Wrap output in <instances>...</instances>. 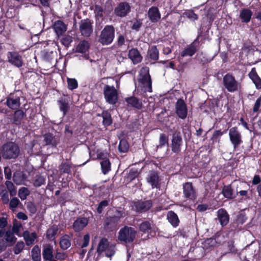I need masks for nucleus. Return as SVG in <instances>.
Segmentation results:
<instances>
[{"instance_id":"a18cd8bd","label":"nucleus","mask_w":261,"mask_h":261,"mask_svg":"<svg viewBox=\"0 0 261 261\" xmlns=\"http://www.w3.org/2000/svg\"><path fill=\"white\" fill-rule=\"evenodd\" d=\"M183 16L186 17L192 21L198 20V16L195 14L194 11L192 9L186 10L183 13Z\"/></svg>"},{"instance_id":"a878e982","label":"nucleus","mask_w":261,"mask_h":261,"mask_svg":"<svg viewBox=\"0 0 261 261\" xmlns=\"http://www.w3.org/2000/svg\"><path fill=\"white\" fill-rule=\"evenodd\" d=\"M98 117L102 118V124L105 127H108L113 123L112 115L109 110H103L100 114H97Z\"/></svg>"},{"instance_id":"c03bdc74","label":"nucleus","mask_w":261,"mask_h":261,"mask_svg":"<svg viewBox=\"0 0 261 261\" xmlns=\"http://www.w3.org/2000/svg\"><path fill=\"white\" fill-rule=\"evenodd\" d=\"M45 182V178L40 174H37L33 179V184L35 187H39L44 185Z\"/></svg>"},{"instance_id":"473e14b6","label":"nucleus","mask_w":261,"mask_h":261,"mask_svg":"<svg viewBox=\"0 0 261 261\" xmlns=\"http://www.w3.org/2000/svg\"><path fill=\"white\" fill-rule=\"evenodd\" d=\"M253 13L249 8H244L240 11L239 17L243 23H248L252 16Z\"/></svg>"},{"instance_id":"6e6552de","label":"nucleus","mask_w":261,"mask_h":261,"mask_svg":"<svg viewBox=\"0 0 261 261\" xmlns=\"http://www.w3.org/2000/svg\"><path fill=\"white\" fill-rule=\"evenodd\" d=\"M183 141L179 132H176L172 134L170 147L172 151L177 154L181 151Z\"/></svg>"},{"instance_id":"cd10ccee","label":"nucleus","mask_w":261,"mask_h":261,"mask_svg":"<svg viewBox=\"0 0 261 261\" xmlns=\"http://www.w3.org/2000/svg\"><path fill=\"white\" fill-rule=\"evenodd\" d=\"M54 248L50 244H46L43 246L42 256L44 261H50L54 258Z\"/></svg>"},{"instance_id":"7ed1b4c3","label":"nucleus","mask_w":261,"mask_h":261,"mask_svg":"<svg viewBox=\"0 0 261 261\" xmlns=\"http://www.w3.org/2000/svg\"><path fill=\"white\" fill-rule=\"evenodd\" d=\"M19 152V148L15 142H8L3 144L1 147L2 156L6 160L17 158Z\"/></svg>"},{"instance_id":"c85d7f7f","label":"nucleus","mask_w":261,"mask_h":261,"mask_svg":"<svg viewBox=\"0 0 261 261\" xmlns=\"http://www.w3.org/2000/svg\"><path fill=\"white\" fill-rule=\"evenodd\" d=\"M128 58L134 64L140 63L142 60V56L137 48H133L128 51Z\"/></svg>"},{"instance_id":"b1692460","label":"nucleus","mask_w":261,"mask_h":261,"mask_svg":"<svg viewBox=\"0 0 261 261\" xmlns=\"http://www.w3.org/2000/svg\"><path fill=\"white\" fill-rule=\"evenodd\" d=\"M125 101L128 107L134 108L137 110L142 109L143 105L142 101L134 96L125 98Z\"/></svg>"},{"instance_id":"864d4df0","label":"nucleus","mask_w":261,"mask_h":261,"mask_svg":"<svg viewBox=\"0 0 261 261\" xmlns=\"http://www.w3.org/2000/svg\"><path fill=\"white\" fill-rule=\"evenodd\" d=\"M30 194V191L27 188L22 187L18 191V196L21 200H24Z\"/></svg>"},{"instance_id":"2f4dec72","label":"nucleus","mask_w":261,"mask_h":261,"mask_svg":"<svg viewBox=\"0 0 261 261\" xmlns=\"http://www.w3.org/2000/svg\"><path fill=\"white\" fill-rule=\"evenodd\" d=\"M53 27L58 36L62 35L67 30V25L63 21L60 20L55 21Z\"/></svg>"},{"instance_id":"f3484780","label":"nucleus","mask_w":261,"mask_h":261,"mask_svg":"<svg viewBox=\"0 0 261 261\" xmlns=\"http://www.w3.org/2000/svg\"><path fill=\"white\" fill-rule=\"evenodd\" d=\"M119 220V218L116 216L107 217L105 220V230L108 232L113 231L116 228Z\"/></svg>"},{"instance_id":"72a5a7b5","label":"nucleus","mask_w":261,"mask_h":261,"mask_svg":"<svg viewBox=\"0 0 261 261\" xmlns=\"http://www.w3.org/2000/svg\"><path fill=\"white\" fill-rule=\"evenodd\" d=\"M44 141L46 145H51L53 147H56L59 143V141L51 133H48L44 135Z\"/></svg>"},{"instance_id":"79ce46f5","label":"nucleus","mask_w":261,"mask_h":261,"mask_svg":"<svg viewBox=\"0 0 261 261\" xmlns=\"http://www.w3.org/2000/svg\"><path fill=\"white\" fill-rule=\"evenodd\" d=\"M37 237V235L35 232L30 233L29 231H26L24 232V239L26 244L28 246L33 244Z\"/></svg>"},{"instance_id":"c9c22d12","label":"nucleus","mask_w":261,"mask_h":261,"mask_svg":"<svg viewBox=\"0 0 261 261\" xmlns=\"http://www.w3.org/2000/svg\"><path fill=\"white\" fill-rule=\"evenodd\" d=\"M147 56L151 61L155 62L158 60L159 58V50L156 45H152L148 48Z\"/></svg>"},{"instance_id":"603ef678","label":"nucleus","mask_w":261,"mask_h":261,"mask_svg":"<svg viewBox=\"0 0 261 261\" xmlns=\"http://www.w3.org/2000/svg\"><path fill=\"white\" fill-rule=\"evenodd\" d=\"M139 175V172L137 169L132 168L129 171L127 178L129 181H132L138 177Z\"/></svg>"},{"instance_id":"0eeeda50","label":"nucleus","mask_w":261,"mask_h":261,"mask_svg":"<svg viewBox=\"0 0 261 261\" xmlns=\"http://www.w3.org/2000/svg\"><path fill=\"white\" fill-rule=\"evenodd\" d=\"M229 137L230 141L235 149L243 143L242 135L237 127H232L229 130Z\"/></svg>"},{"instance_id":"bb28decb","label":"nucleus","mask_w":261,"mask_h":261,"mask_svg":"<svg viewBox=\"0 0 261 261\" xmlns=\"http://www.w3.org/2000/svg\"><path fill=\"white\" fill-rule=\"evenodd\" d=\"M57 104L60 111L63 113V116H66L70 108L68 99L61 97L57 100Z\"/></svg>"},{"instance_id":"680f3d73","label":"nucleus","mask_w":261,"mask_h":261,"mask_svg":"<svg viewBox=\"0 0 261 261\" xmlns=\"http://www.w3.org/2000/svg\"><path fill=\"white\" fill-rule=\"evenodd\" d=\"M6 185L8 190L10 192V194L11 196L15 195L16 193V191L15 188V186L11 181H6Z\"/></svg>"},{"instance_id":"423d86ee","label":"nucleus","mask_w":261,"mask_h":261,"mask_svg":"<svg viewBox=\"0 0 261 261\" xmlns=\"http://www.w3.org/2000/svg\"><path fill=\"white\" fill-rule=\"evenodd\" d=\"M223 83L224 87L228 92H234L238 90V82L232 74L228 73L223 78Z\"/></svg>"},{"instance_id":"a19ab883","label":"nucleus","mask_w":261,"mask_h":261,"mask_svg":"<svg viewBox=\"0 0 261 261\" xmlns=\"http://www.w3.org/2000/svg\"><path fill=\"white\" fill-rule=\"evenodd\" d=\"M31 256L33 261H41V249L38 245H36L32 248Z\"/></svg>"},{"instance_id":"4468645a","label":"nucleus","mask_w":261,"mask_h":261,"mask_svg":"<svg viewBox=\"0 0 261 261\" xmlns=\"http://www.w3.org/2000/svg\"><path fill=\"white\" fill-rule=\"evenodd\" d=\"M175 113L177 116L181 119H185L188 115L187 105L182 99L177 100L175 106Z\"/></svg>"},{"instance_id":"338daca9","label":"nucleus","mask_w":261,"mask_h":261,"mask_svg":"<svg viewBox=\"0 0 261 261\" xmlns=\"http://www.w3.org/2000/svg\"><path fill=\"white\" fill-rule=\"evenodd\" d=\"M142 25V22L140 20H136L133 24L131 28L137 32L139 31Z\"/></svg>"},{"instance_id":"a211bd4d","label":"nucleus","mask_w":261,"mask_h":261,"mask_svg":"<svg viewBox=\"0 0 261 261\" xmlns=\"http://www.w3.org/2000/svg\"><path fill=\"white\" fill-rule=\"evenodd\" d=\"M25 116V112L22 109L16 110L11 118V122L13 124L19 126L21 124L22 121Z\"/></svg>"},{"instance_id":"20e7f679","label":"nucleus","mask_w":261,"mask_h":261,"mask_svg":"<svg viewBox=\"0 0 261 261\" xmlns=\"http://www.w3.org/2000/svg\"><path fill=\"white\" fill-rule=\"evenodd\" d=\"M138 81L144 92H152V81L148 67L142 68L139 74Z\"/></svg>"},{"instance_id":"dca6fc26","label":"nucleus","mask_w":261,"mask_h":261,"mask_svg":"<svg viewBox=\"0 0 261 261\" xmlns=\"http://www.w3.org/2000/svg\"><path fill=\"white\" fill-rule=\"evenodd\" d=\"M247 217L245 213H240L237 215L235 221L231 224V230L239 231L242 229V225L246 222Z\"/></svg>"},{"instance_id":"8fccbe9b","label":"nucleus","mask_w":261,"mask_h":261,"mask_svg":"<svg viewBox=\"0 0 261 261\" xmlns=\"http://www.w3.org/2000/svg\"><path fill=\"white\" fill-rule=\"evenodd\" d=\"M6 240L7 242L10 244V245H13L16 241V238L14 236L13 233L10 230H8L6 232Z\"/></svg>"},{"instance_id":"39448f33","label":"nucleus","mask_w":261,"mask_h":261,"mask_svg":"<svg viewBox=\"0 0 261 261\" xmlns=\"http://www.w3.org/2000/svg\"><path fill=\"white\" fill-rule=\"evenodd\" d=\"M103 95L106 102L108 103L114 105L118 102V92L113 86L105 85L103 88Z\"/></svg>"},{"instance_id":"e433bc0d","label":"nucleus","mask_w":261,"mask_h":261,"mask_svg":"<svg viewBox=\"0 0 261 261\" xmlns=\"http://www.w3.org/2000/svg\"><path fill=\"white\" fill-rule=\"evenodd\" d=\"M110 245L109 241L107 238H102L98 243L96 250L98 255H100L101 253L105 252Z\"/></svg>"},{"instance_id":"774afa93","label":"nucleus","mask_w":261,"mask_h":261,"mask_svg":"<svg viewBox=\"0 0 261 261\" xmlns=\"http://www.w3.org/2000/svg\"><path fill=\"white\" fill-rule=\"evenodd\" d=\"M94 12L96 16H98L100 17L103 16V8L101 6L99 5H95Z\"/></svg>"},{"instance_id":"e2e57ef3","label":"nucleus","mask_w":261,"mask_h":261,"mask_svg":"<svg viewBox=\"0 0 261 261\" xmlns=\"http://www.w3.org/2000/svg\"><path fill=\"white\" fill-rule=\"evenodd\" d=\"M115 246L111 244L109 247L105 251L106 252V256L111 257L113 256L115 253Z\"/></svg>"},{"instance_id":"ddd939ff","label":"nucleus","mask_w":261,"mask_h":261,"mask_svg":"<svg viewBox=\"0 0 261 261\" xmlns=\"http://www.w3.org/2000/svg\"><path fill=\"white\" fill-rule=\"evenodd\" d=\"M21 94L11 93L6 98V105L11 110H16L19 109L20 107Z\"/></svg>"},{"instance_id":"f257e3e1","label":"nucleus","mask_w":261,"mask_h":261,"mask_svg":"<svg viewBox=\"0 0 261 261\" xmlns=\"http://www.w3.org/2000/svg\"><path fill=\"white\" fill-rule=\"evenodd\" d=\"M137 233L134 228L124 226L119 231L117 239L122 244H132L136 239Z\"/></svg>"},{"instance_id":"393cba45","label":"nucleus","mask_w":261,"mask_h":261,"mask_svg":"<svg viewBox=\"0 0 261 261\" xmlns=\"http://www.w3.org/2000/svg\"><path fill=\"white\" fill-rule=\"evenodd\" d=\"M221 194L228 200H232L236 198L237 194L234 193L231 184L224 185L222 188Z\"/></svg>"},{"instance_id":"1a4fd4ad","label":"nucleus","mask_w":261,"mask_h":261,"mask_svg":"<svg viewBox=\"0 0 261 261\" xmlns=\"http://www.w3.org/2000/svg\"><path fill=\"white\" fill-rule=\"evenodd\" d=\"M130 11V4L126 2H122L114 8V13L116 16L123 18L126 17Z\"/></svg>"},{"instance_id":"13d9d810","label":"nucleus","mask_w":261,"mask_h":261,"mask_svg":"<svg viewBox=\"0 0 261 261\" xmlns=\"http://www.w3.org/2000/svg\"><path fill=\"white\" fill-rule=\"evenodd\" d=\"M166 144H168V138L165 134L162 133L160 135L159 146L162 147Z\"/></svg>"},{"instance_id":"49530a36","label":"nucleus","mask_w":261,"mask_h":261,"mask_svg":"<svg viewBox=\"0 0 261 261\" xmlns=\"http://www.w3.org/2000/svg\"><path fill=\"white\" fill-rule=\"evenodd\" d=\"M151 228V224L148 221H144L139 225V230L144 233L149 232Z\"/></svg>"},{"instance_id":"ea45409f","label":"nucleus","mask_w":261,"mask_h":261,"mask_svg":"<svg viewBox=\"0 0 261 261\" xmlns=\"http://www.w3.org/2000/svg\"><path fill=\"white\" fill-rule=\"evenodd\" d=\"M197 51V48L194 45L190 44L185 48L180 53V56L185 57L187 56L192 57Z\"/></svg>"},{"instance_id":"aec40b11","label":"nucleus","mask_w":261,"mask_h":261,"mask_svg":"<svg viewBox=\"0 0 261 261\" xmlns=\"http://www.w3.org/2000/svg\"><path fill=\"white\" fill-rule=\"evenodd\" d=\"M217 218L222 227L226 226L229 221V215L224 208L219 209L217 212Z\"/></svg>"},{"instance_id":"4c0bfd02","label":"nucleus","mask_w":261,"mask_h":261,"mask_svg":"<svg viewBox=\"0 0 261 261\" xmlns=\"http://www.w3.org/2000/svg\"><path fill=\"white\" fill-rule=\"evenodd\" d=\"M59 231L58 226L54 224L49 228H48L46 231V238L49 240H54L55 239V237L58 233Z\"/></svg>"},{"instance_id":"bf43d9fd","label":"nucleus","mask_w":261,"mask_h":261,"mask_svg":"<svg viewBox=\"0 0 261 261\" xmlns=\"http://www.w3.org/2000/svg\"><path fill=\"white\" fill-rule=\"evenodd\" d=\"M0 196L2 201L4 204H7L9 203V193L7 190H2L0 193Z\"/></svg>"},{"instance_id":"c756f323","label":"nucleus","mask_w":261,"mask_h":261,"mask_svg":"<svg viewBox=\"0 0 261 261\" xmlns=\"http://www.w3.org/2000/svg\"><path fill=\"white\" fill-rule=\"evenodd\" d=\"M248 76L255 85L257 89H261V79L257 73L256 68L253 67L248 73Z\"/></svg>"},{"instance_id":"052dcab7","label":"nucleus","mask_w":261,"mask_h":261,"mask_svg":"<svg viewBox=\"0 0 261 261\" xmlns=\"http://www.w3.org/2000/svg\"><path fill=\"white\" fill-rule=\"evenodd\" d=\"M20 203L19 200L17 197L12 198L9 202V208L12 211L16 208Z\"/></svg>"},{"instance_id":"f8f14e48","label":"nucleus","mask_w":261,"mask_h":261,"mask_svg":"<svg viewBox=\"0 0 261 261\" xmlns=\"http://www.w3.org/2000/svg\"><path fill=\"white\" fill-rule=\"evenodd\" d=\"M152 200H137L134 202L135 211L138 213H144L148 211L152 206Z\"/></svg>"},{"instance_id":"6e6d98bb","label":"nucleus","mask_w":261,"mask_h":261,"mask_svg":"<svg viewBox=\"0 0 261 261\" xmlns=\"http://www.w3.org/2000/svg\"><path fill=\"white\" fill-rule=\"evenodd\" d=\"M109 205V201L107 200H104L99 202L98 205V206L96 208V212L98 214H101L103 211V208Z\"/></svg>"},{"instance_id":"5fc2aeb1","label":"nucleus","mask_w":261,"mask_h":261,"mask_svg":"<svg viewBox=\"0 0 261 261\" xmlns=\"http://www.w3.org/2000/svg\"><path fill=\"white\" fill-rule=\"evenodd\" d=\"M237 196L239 195L242 196L241 200H246L250 199V196L248 194V190L238 191V187L236 188Z\"/></svg>"},{"instance_id":"de8ad7c7","label":"nucleus","mask_w":261,"mask_h":261,"mask_svg":"<svg viewBox=\"0 0 261 261\" xmlns=\"http://www.w3.org/2000/svg\"><path fill=\"white\" fill-rule=\"evenodd\" d=\"M128 148L129 145L127 141L124 139L121 140L118 147L119 151L120 153H125L128 151Z\"/></svg>"},{"instance_id":"7c9ffc66","label":"nucleus","mask_w":261,"mask_h":261,"mask_svg":"<svg viewBox=\"0 0 261 261\" xmlns=\"http://www.w3.org/2000/svg\"><path fill=\"white\" fill-rule=\"evenodd\" d=\"M90 44L86 40H81L75 46V52L82 54H86L89 52Z\"/></svg>"},{"instance_id":"4d7b16f0","label":"nucleus","mask_w":261,"mask_h":261,"mask_svg":"<svg viewBox=\"0 0 261 261\" xmlns=\"http://www.w3.org/2000/svg\"><path fill=\"white\" fill-rule=\"evenodd\" d=\"M24 247V244L22 241L18 242L13 248V251L15 254H19L23 248Z\"/></svg>"},{"instance_id":"58836bf2","label":"nucleus","mask_w":261,"mask_h":261,"mask_svg":"<svg viewBox=\"0 0 261 261\" xmlns=\"http://www.w3.org/2000/svg\"><path fill=\"white\" fill-rule=\"evenodd\" d=\"M71 245V241L70 237L65 234L62 236L60 241V246L62 249L65 250L70 247Z\"/></svg>"},{"instance_id":"0e129e2a","label":"nucleus","mask_w":261,"mask_h":261,"mask_svg":"<svg viewBox=\"0 0 261 261\" xmlns=\"http://www.w3.org/2000/svg\"><path fill=\"white\" fill-rule=\"evenodd\" d=\"M22 227V224L21 222L18 221L16 219L13 220V224L12 227V230L14 233L17 234L20 228Z\"/></svg>"},{"instance_id":"4be33fe9","label":"nucleus","mask_w":261,"mask_h":261,"mask_svg":"<svg viewBox=\"0 0 261 261\" xmlns=\"http://www.w3.org/2000/svg\"><path fill=\"white\" fill-rule=\"evenodd\" d=\"M147 181L150 184L152 189H158L160 187L159 176L158 173L154 171L150 172L148 177L147 178Z\"/></svg>"},{"instance_id":"412c9836","label":"nucleus","mask_w":261,"mask_h":261,"mask_svg":"<svg viewBox=\"0 0 261 261\" xmlns=\"http://www.w3.org/2000/svg\"><path fill=\"white\" fill-rule=\"evenodd\" d=\"M72 167V163L68 160H66L65 162H62L58 167L60 174L71 175Z\"/></svg>"},{"instance_id":"69168bd1","label":"nucleus","mask_w":261,"mask_h":261,"mask_svg":"<svg viewBox=\"0 0 261 261\" xmlns=\"http://www.w3.org/2000/svg\"><path fill=\"white\" fill-rule=\"evenodd\" d=\"M27 210L32 214H35L37 212V207L33 202H29L27 205Z\"/></svg>"},{"instance_id":"5701e85b","label":"nucleus","mask_w":261,"mask_h":261,"mask_svg":"<svg viewBox=\"0 0 261 261\" xmlns=\"http://www.w3.org/2000/svg\"><path fill=\"white\" fill-rule=\"evenodd\" d=\"M88 223V219L87 218H78L74 221L72 228L75 232H80L87 225Z\"/></svg>"},{"instance_id":"09e8293b","label":"nucleus","mask_w":261,"mask_h":261,"mask_svg":"<svg viewBox=\"0 0 261 261\" xmlns=\"http://www.w3.org/2000/svg\"><path fill=\"white\" fill-rule=\"evenodd\" d=\"M67 88L70 90H73L78 87V82L74 78H67Z\"/></svg>"},{"instance_id":"3c124183","label":"nucleus","mask_w":261,"mask_h":261,"mask_svg":"<svg viewBox=\"0 0 261 261\" xmlns=\"http://www.w3.org/2000/svg\"><path fill=\"white\" fill-rule=\"evenodd\" d=\"M227 130H225L223 132H221V130H215L211 137V140L213 142H220V137L223 135V134L226 132Z\"/></svg>"},{"instance_id":"9b49d317","label":"nucleus","mask_w":261,"mask_h":261,"mask_svg":"<svg viewBox=\"0 0 261 261\" xmlns=\"http://www.w3.org/2000/svg\"><path fill=\"white\" fill-rule=\"evenodd\" d=\"M183 189V194L184 197L189 200L194 201L197 197V194L193 186V184L191 182H186L182 185Z\"/></svg>"},{"instance_id":"37998d69","label":"nucleus","mask_w":261,"mask_h":261,"mask_svg":"<svg viewBox=\"0 0 261 261\" xmlns=\"http://www.w3.org/2000/svg\"><path fill=\"white\" fill-rule=\"evenodd\" d=\"M102 173L106 175L111 170V163L109 159H105L100 163Z\"/></svg>"},{"instance_id":"9d476101","label":"nucleus","mask_w":261,"mask_h":261,"mask_svg":"<svg viewBox=\"0 0 261 261\" xmlns=\"http://www.w3.org/2000/svg\"><path fill=\"white\" fill-rule=\"evenodd\" d=\"M79 30L82 36L88 37L93 32V21L89 18L82 19L80 22Z\"/></svg>"},{"instance_id":"f704fd0d","label":"nucleus","mask_w":261,"mask_h":261,"mask_svg":"<svg viewBox=\"0 0 261 261\" xmlns=\"http://www.w3.org/2000/svg\"><path fill=\"white\" fill-rule=\"evenodd\" d=\"M168 222L173 227H176L179 225L180 221L177 214L172 211H170L167 215Z\"/></svg>"},{"instance_id":"f03ea898","label":"nucleus","mask_w":261,"mask_h":261,"mask_svg":"<svg viewBox=\"0 0 261 261\" xmlns=\"http://www.w3.org/2000/svg\"><path fill=\"white\" fill-rule=\"evenodd\" d=\"M115 29L113 25H105L98 37V42L103 46L111 44L115 38Z\"/></svg>"},{"instance_id":"2eb2a0df","label":"nucleus","mask_w":261,"mask_h":261,"mask_svg":"<svg viewBox=\"0 0 261 261\" xmlns=\"http://www.w3.org/2000/svg\"><path fill=\"white\" fill-rule=\"evenodd\" d=\"M8 61L12 65L19 68L23 65L22 56L17 51H9L7 55Z\"/></svg>"},{"instance_id":"6ab92c4d","label":"nucleus","mask_w":261,"mask_h":261,"mask_svg":"<svg viewBox=\"0 0 261 261\" xmlns=\"http://www.w3.org/2000/svg\"><path fill=\"white\" fill-rule=\"evenodd\" d=\"M147 16L150 21L152 23H156L161 17L159 9L155 6H152L149 9Z\"/></svg>"}]
</instances>
